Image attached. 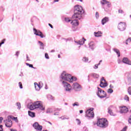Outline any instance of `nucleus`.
I'll use <instances>...</instances> for the list:
<instances>
[{
  "instance_id": "bb28decb",
  "label": "nucleus",
  "mask_w": 131,
  "mask_h": 131,
  "mask_svg": "<svg viewBox=\"0 0 131 131\" xmlns=\"http://www.w3.org/2000/svg\"><path fill=\"white\" fill-rule=\"evenodd\" d=\"M85 39L83 37L81 41H79L78 43H79V45H82L84 43V41H85Z\"/></svg>"
},
{
  "instance_id": "ddd939ff",
  "label": "nucleus",
  "mask_w": 131,
  "mask_h": 131,
  "mask_svg": "<svg viewBox=\"0 0 131 131\" xmlns=\"http://www.w3.org/2000/svg\"><path fill=\"white\" fill-rule=\"evenodd\" d=\"M81 13H79L77 12H74V14L72 16L73 19H81Z\"/></svg>"
},
{
  "instance_id": "9b49d317",
  "label": "nucleus",
  "mask_w": 131,
  "mask_h": 131,
  "mask_svg": "<svg viewBox=\"0 0 131 131\" xmlns=\"http://www.w3.org/2000/svg\"><path fill=\"white\" fill-rule=\"evenodd\" d=\"M33 126L34 127L35 129H36V130L41 131L42 129V126L38 124V123L37 122H35L33 124Z\"/></svg>"
},
{
  "instance_id": "4468645a",
  "label": "nucleus",
  "mask_w": 131,
  "mask_h": 131,
  "mask_svg": "<svg viewBox=\"0 0 131 131\" xmlns=\"http://www.w3.org/2000/svg\"><path fill=\"white\" fill-rule=\"evenodd\" d=\"M120 113H126L128 111V108L126 106H120Z\"/></svg>"
},
{
  "instance_id": "9d476101",
  "label": "nucleus",
  "mask_w": 131,
  "mask_h": 131,
  "mask_svg": "<svg viewBox=\"0 0 131 131\" xmlns=\"http://www.w3.org/2000/svg\"><path fill=\"white\" fill-rule=\"evenodd\" d=\"M73 86L74 91H81V86L77 82H74Z\"/></svg>"
},
{
  "instance_id": "f03ea898",
  "label": "nucleus",
  "mask_w": 131,
  "mask_h": 131,
  "mask_svg": "<svg viewBox=\"0 0 131 131\" xmlns=\"http://www.w3.org/2000/svg\"><path fill=\"white\" fill-rule=\"evenodd\" d=\"M98 92L97 93V95L99 98H100V99H102L103 98H106L107 97V94L105 92V91L102 90L101 88L98 87Z\"/></svg>"
},
{
  "instance_id": "6ab92c4d",
  "label": "nucleus",
  "mask_w": 131,
  "mask_h": 131,
  "mask_svg": "<svg viewBox=\"0 0 131 131\" xmlns=\"http://www.w3.org/2000/svg\"><path fill=\"white\" fill-rule=\"evenodd\" d=\"M27 106L30 110H34L35 109V106H34V103L31 104H28Z\"/></svg>"
},
{
  "instance_id": "09e8293b",
  "label": "nucleus",
  "mask_w": 131,
  "mask_h": 131,
  "mask_svg": "<svg viewBox=\"0 0 131 131\" xmlns=\"http://www.w3.org/2000/svg\"><path fill=\"white\" fill-rule=\"evenodd\" d=\"M73 106L74 107V106H79V104H78V102H75V103L73 104Z\"/></svg>"
},
{
  "instance_id": "6e6d98bb",
  "label": "nucleus",
  "mask_w": 131,
  "mask_h": 131,
  "mask_svg": "<svg viewBox=\"0 0 131 131\" xmlns=\"http://www.w3.org/2000/svg\"><path fill=\"white\" fill-rule=\"evenodd\" d=\"M19 54H20V52L19 51L16 52V56H17V57H18V56H19Z\"/></svg>"
},
{
  "instance_id": "5701e85b",
  "label": "nucleus",
  "mask_w": 131,
  "mask_h": 131,
  "mask_svg": "<svg viewBox=\"0 0 131 131\" xmlns=\"http://www.w3.org/2000/svg\"><path fill=\"white\" fill-rule=\"evenodd\" d=\"M102 33L101 31H98L97 32H94V35L96 37H100V36H102Z\"/></svg>"
},
{
  "instance_id": "680f3d73",
  "label": "nucleus",
  "mask_w": 131,
  "mask_h": 131,
  "mask_svg": "<svg viewBox=\"0 0 131 131\" xmlns=\"http://www.w3.org/2000/svg\"><path fill=\"white\" fill-rule=\"evenodd\" d=\"M79 112H80V114L83 113V111L80 110V111H79Z\"/></svg>"
},
{
  "instance_id": "5fc2aeb1",
  "label": "nucleus",
  "mask_w": 131,
  "mask_h": 131,
  "mask_svg": "<svg viewBox=\"0 0 131 131\" xmlns=\"http://www.w3.org/2000/svg\"><path fill=\"white\" fill-rule=\"evenodd\" d=\"M4 129H3V125H0V131H3Z\"/></svg>"
},
{
  "instance_id": "f704fd0d",
  "label": "nucleus",
  "mask_w": 131,
  "mask_h": 131,
  "mask_svg": "<svg viewBox=\"0 0 131 131\" xmlns=\"http://www.w3.org/2000/svg\"><path fill=\"white\" fill-rule=\"evenodd\" d=\"M82 61H83V62H88V61H89V58L84 57L83 58Z\"/></svg>"
},
{
  "instance_id": "a19ab883",
  "label": "nucleus",
  "mask_w": 131,
  "mask_h": 131,
  "mask_svg": "<svg viewBox=\"0 0 131 131\" xmlns=\"http://www.w3.org/2000/svg\"><path fill=\"white\" fill-rule=\"evenodd\" d=\"M9 117H11V119H13L14 120H17V117H15L12 116H9Z\"/></svg>"
},
{
  "instance_id": "774afa93",
  "label": "nucleus",
  "mask_w": 131,
  "mask_h": 131,
  "mask_svg": "<svg viewBox=\"0 0 131 131\" xmlns=\"http://www.w3.org/2000/svg\"><path fill=\"white\" fill-rule=\"evenodd\" d=\"M58 58H61V55H60V54H58Z\"/></svg>"
},
{
  "instance_id": "aec40b11",
  "label": "nucleus",
  "mask_w": 131,
  "mask_h": 131,
  "mask_svg": "<svg viewBox=\"0 0 131 131\" xmlns=\"http://www.w3.org/2000/svg\"><path fill=\"white\" fill-rule=\"evenodd\" d=\"M101 4L104 6V5H105V4L106 5H107V7H110V5H111V3H110V2H107L106 0H102V1L101 2Z\"/></svg>"
},
{
  "instance_id": "7ed1b4c3",
  "label": "nucleus",
  "mask_w": 131,
  "mask_h": 131,
  "mask_svg": "<svg viewBox=\"0 0 131 131\" xmlns=\"http://www.w3.org/2000/svg\"><path fill=\"white\" fill-rule=\"evenodd\" d=\"M65 81H70V82H73V81H77V78L75 76H73L70 74H68L67 75V77H66Z\"/></svg>"
},
{
  "instance_id": "473e14b6",
  "label": "nucleus",
  "mask_w": 131,
  "mask_h": 131,
  "mask_svg": "<svg viewBox=\"0 0 131 131\" xmlns=\"http://www.w3.org/2000/svg\"><path fill=\"white\" fill-rule=\"evenodd\" d=\"M53 109L52 108H48L46 112V113H52Z\"/></svg>"
},
{
  "instance_id": "2f4dec72",
  "label": "nucleus",
  "mask_w": 131,
  "mask_h": 131,
  "mask_svg": "<svg viewBox=\"0 0 131 131\" xmlns=\"http://www.w3.org/2000/svg\"><path fill=\"white\" fill-rule=\"evenodd\" d=\"M124 99L125 101H127V102L129 101V97H128L127 95H125Z\"/></svg>"
},
{
  "instance_id": "412c9836",
  "label": "nucleus",
  "mask_w": 131,
  "mask_h": 131,
  "mask_svg": "<svg viewBox=\"0 0 131 131\" xmlns=\"http://www.w3.org/2000/svg\"><path fill=\"white\" fill-rule=\"evenodd\" d=\"M89 47L92 50H95V48H96V45L94 42H91L89 43Z\"/></svg>"
},
{
  "instance_id": "1a4fd4ad",
  "label": "nucleus",
  "mask_w": 131,
  "mask_h": 131,
  "mask_svg": "<svg viewBox=\"0 0 131 131\" xmlns=\"http://www.w3.org/2000/svg\"><path fill=\"white\" fill-rule=\"evenodd\" d=\"M82 11H83V9H82V7L77 5L74 7V13H79V14H82Z\"/></svg>"
},
{
  "instance_id": "6e6552de",
  "label": "nucleus",
  "mask_w": 131,
  "mask_h": 131,
  "mask_svg": "<svg viewBox=\"0 0 131 131\" xmlns=\"http://www.w3.org/2000/svg\"><path fill=\"white\" fill-rule=\"evenodd\" d=\"M118 28L121 31H123V30H125V28H126V24L124 22H120L118 25Z\"/></svg>"
},
{
  "instance_id": "8fccbe9b",
  "label": "nucleus",
  "mask_w": 131,
  "mask_h": 131,
  "mask_svg": "<svg viewBox=\"0 0 131 131\" xmlns=\"http://www.w3.org/2000/svg\"><path fill=\"white\" fill-rule=\"evenodd\" d=\"M126 129H127V127L125 126L121 131H126Z\"/></svg>"
},
{
  "instance_id": "393cba45",
  "label": "nucleus",
  "mask_w": 131,
  "mask_h": 131,
  "mask_svg": "<svg viewBox=\"0 0 131 131\" xmlns=\"http://www.w3.org/2000/svg\"><path fill=\"white\" fill-rule=\"evenodd\" d=\"M71 24L74 26H78V21L77 20H74L71 22Z\"/></svg>"
},
{
  "instance_id": "c756f323",
  "label": "nucleus",
  "mask_w": 131,
  "mask_h": 131,
  "mask_svg": "<svg viewBox=\"0 0 131 131\" xmlns=\"http://www.w3.org/2000/svg\"><path fill=\"white\" fill-rule=\"evenodd\" d=\"M16 106L17 107V109L20 110L21 109V103L20 102H17L16 103Z\"/></svg>"
},
{
  "instance_id": "bf43d9fd",
  "label": "nucleus",
  "mask_w": 131,
  "mask_h": 131,
  "mask_svg": "<svg viewBox=\"0 0 131 131\" xmlns=\"http://www.w3.org/2000/svg\"><path fill=\"white\" fill-rule=\"evenodd\" d=\"M49 26L51 27V28H53V25H52L51 24H49Z\"/></svg>"
},
{
  "instance_id": "58836bf2",
  "label": "nucleus",
  "mask_w": 131,
  "mask_h": 131,
  "mask_svg": "<svg viewBox=\"0 0 131 131\" xmlns=\"http://www.w3.org/2000/svg\"><path fill=\"white\" fill-rule=\"evenodd\" d=\"M93 76H94V77H95V78H98L99 77V75L97 74H93Z\"/></svg>"
},
{
  "instance_id": "20e7f679",
  "label": "nucleus",
  "mask_w": 131,
  "mask_h": 131,
  "mask_svg": "<svg viewBox=\"0 0 131 131\" xmlns=\"http://www.w3.org/2000/svg\"><path fill=\"white\" fill-rule=\"evenodd\" d=\"M86 116L88 118H94L95 114H94V108H91L86 111Z\"/></svg>"
},
{
  "instance_id": "4be33fe9",
  "label": "nucleus",
  "mask_w": 131,
  "mask_h": 131,
  "mask_svg": "<svg viewBox=\"0 0 131 131\" xmlns=\"http://www.w3.org/2000/svg\"><path fill=\"white\" fill-rule=\"evenodd\" d=\"M113 106H111L110 107L108 108V112L109 113V114H110V115H112L113 116H115V114H114L113 112H112V107Z\"/></svg>"
},
{
  "instance_id": "4c0bfd02",
  "label": "nucleus",
  "mask_w": 131,
  "mask_h": 131,
  "mask_svg": "<svg viewBox=\"0 0 131 131\" xmlns=\"http://www.w3.org/2000/svg\"><path fill=\"white\" fill-rule=\"evenodd\" d=\"M26 65H27V66H29V67H30V68H34V67H33V65H32V64H30L28 63H27Z\"/></svg>"
},
{
  "instance_id": "423d86ee",
  "label": "nucleus",
  "mask_w": 131,
  "mask_h": 131,
  "mask_svg": "<svg viewBox=\"0 0 131 131\" xmlns=\"http://www.w3.org/2000/svg\"><path fill=\"white\" fill-rule=\"evenodd\" d=\"M35 109L39 108L40 110H45V107L42 106V103L40 101H35L34 102Z\"/></svg>"
},
{
  "instance_id": "69168bd1",
  "label": "nucleus",
  "mask_w": 131,
  "mask_h": 131,
  "mask_svg": "<svg viewBox=\"0 0 131 131\" xmlns=\"http://www.w3.org/2000/svg\"><path fill=\"white\" fill-rule=\"evenodd\" d=\"M77 2H81V3H82V0H76Z\"/></svg>"
},
{
  "instance_id": "f257e3e1",
  "label": "nucleus",
  "mask_w": 131,
  "mask_h": 131,
  "mask_svg": "<svg viewBox=\"0 0 131 131\" xmlns=\"http://www.w3.org/2000/svg\"><path fill=\"white\" fill-rule=\"evenodd\" d=\"M97 125L100 127H107L108 126V121L104 118L99 119L97 121Z\"/></svg>"
},
{
  "instance_id": "c03bdc74",
  "label": "nucleus",
  "mask_w": 131,
  "mask_h": 131,
  "mask_svg": "<svg viewBox=\"0 0 131 131\" xmlns=\"http://www.w3.org/2000/svg\"><path fill=\"white\" fill-rule=\"evenodd\" d=\"M128 93L129 95H131V87L128 88Z\"/></svg>"
},
{
  "instance_id": "2eb2a0df",
  "label": "nucleus",
  "mask_w": 131,
  "mask_h": 131,
  "mask_svg": "<svg viewBox=\"0 0 131 131\" xmlns=\"http://www.w3.org/2000/svg\"><path fill=\"white\" fill-rule=\"evenodd\" d=\"M35 89L36 91H39L40 90L41 86L40 85V82H34Z\"/></svg>"
},
{
  "instance_id": "79ce46f5",
  "label": "nucleus",
  "mask_w": 131,
  "mask_h": 131,
  "mask_svg": "<svg viewBox=\"0 0 131 131\" xmlns=\"http://www.w3.org/2000/svg\"><path fill=\"white\" fill-rule=\"evenodd\" d=\"M45 58L46 59H50V57L49 56V54L48 53H45Z\"/></svg>"
},
{
  "instance_id": "e433bc0d",
  "label": "nucleus",
  "mask_w": 131,
  "mask_h": 131,
  "mask_svg": "<svg viewBox=\"0 0 131 131\" xmlns=\"http://www.w3.org/2000/svg\"><path fill=\"white\" fill-rule=\"evenodd\" d=\"M107 93L108 94H112V93H113V90H112V89H108Z\"/></svg>"
},
{
  "instance_id": "37998d69",
  "label": "nucleus",
  "mask_w": 131,
  "mask_h": 131,
  "mask_svg": "<svg viewBox=\"0 0 131 131\" xmlns=\"http://www.w3.org/2000/svg\"><path fill=\"white\" fill-rule=\"evenodd\" d=\"M18 85H19L20 89H23V86L22 85V83L19 82L18 83Z\"/></svg>"
},
{
  "instance_id": "f8f14e48",
  "label": "nucleus",
  "mask_w": 131,
  "mask_h": 131,
  "mask_svg": "<svg viewBox=\"0 0 131 131\" xmlns=\"http://www.w3.org/2000/svg\"><path fill=\"white\" fill-rule=\"evenodd\" d=\"M33 30L34 32V34L36 35H37L38 36H40V37H41V38H43V37H45V35H43V34L41 33V32H40V31L37 30H36V29H34Z\"/></svg>"
},
{
  "instance_id": "a18cd8bd",
  "label": "nucleus",
  "mask_w": 131,
  "mask_h": 131,
  "mask_svg": "<svg viewBox=\"0 0 131 131\" xmlns=\"http://www.w3.org/2000/svg\"><path fill=\"white\" fill-rule=\"evenodd\" d=\"M49 99H50V100H54V97L52 95H49L48 96Z\"/></svg>"
},
{
  "instance_id": "c85d7f7f",
  "label": "nucleus",
  "mask_w": 131,
  "mask_h": 131,
  "mask_svg": "<svg viewBox=\"0 0 131 131\" xmlns=\"http://www.w3.org/2000/svg\"><path fill=\"white\" fill-rule=\"evenodd\" d=\"M60 119H62V120H64V119H69V117L66 116H62L60 117H59Z\"/></svg>"
},
{
  "instance_id": "a878e982",
  "label": "nucleus",
  "mask_w": 131,
  "mask_h": 131,
  "mask_svg": "<svg viewBox=\"0 0 131 131\" xmlns=\"http://www.w3.org/2000/svg\"><path fill=\"white\" fill-rule=\"evenodd\" d=\"M28 114L29 116H30V117H35V113L30 111H28Z\"/></svg>"
},
{
  "instance_id": "338daca9",
  "label": "nucleus",
  "mask_w": 131,
  "mask_h": 131,
  "mask_svg": "<svg viewBox=\"0 0 131 131\" xmlns=\"http://www.w3.org/2000/svg\"><path fill=\"white\" fill-rule=\"evenodd\" d=\"M10 131H17V130H14V129H10Z\"/></svg>"
},
{
  "instance_id": "0eeeda50",
  "label": "nucleus",
  "mask_w": 131,
  "mask_h": 131,
  "mask_svg": "<svg viewBox=\"0 0 131 131\" xmlns=\"http://www.w3.org/2000/svg\"><path fill=\"white\" fill-rule=\"evenodd\" d=\"M62 85L66 92H71V90H72V88L71 87V85L68 83V82H62Z\"/></svg>"
},
{
  "instance_id": "4d7b16f0",
  "label": "nucleus",
  "mask_w": 131,
  "mask_h": 131,
  "mask_svg": "<svg viewBox=\"0 0 131 131\" xmlns=\"http://www.w3.org/2000/svg\"><path fill=\"white\" fill-rule=\"evenodd\" d=\"M3 119L4 118H3V117H0V123H2Z\"/></svg>"
},
{
  "instance_id": "3c124183",
  "label": "nucleus",
  "mask_w": 131,
  "mask_h": 131,
  "mask_svg": "<svg viewBox=\"0 0 131 131\" xmlns=\"http://www.w3.org/2000/svg\"><path fill=\"white\" fill-rule=\"evenodd\" d=\"M3 43H5V40H3L0 43V47H2V45H3Z\"/></svg>"
},
{
  "instance_id": "0e129e2a",
  "label": "nucleus",
  "mask_w": 131,
  "mask_h": 131,
  "mask_svg": "<svg viewBox=\"0 0 131 131\" xmlns=\"http://www.w3.org/2000/svg\"><path fill=\"white\" fill-rule=\"evenodd\" d=\"M110 88H111V89H113V86H112V85H110Z\"/></svg>"
},
{
  "instance_id": "f3484780",
  "label": "nucleus",
  "mask_w": 131,
  "mask_h": 131,
  "mask_svg": "<svg viewBox=\"0 0 131 131\" xmlns=\"http://www.w3.org/2000/svg\"><path fill=\"white\" fill-rule=\"evenodd\" d=\"M107 22H109V17H105L101 20L102 25H104V24H106V23H107Z\"/></svg>"
},
{
  "instance_id": "7c9ffc66",
  "label": "nucleus",
  "mask_w": 131,
  "mask_h": 131,
  "mask_svg": "<svg viewBox=\"0 0 131 131\" xmlns=\"http://www.w3.org/2000/svg\"><path fill=\"white\" fill-rule=\"evenodd\" d=\"M130 41H131V38L129 37L126 40V45H128V43H130Z\"/></svg>"
},
{
  "instance_id": "a211bd4d",
  "label": "nucleus",
  "mask_w": 131,
  "mask_h": 131,
  "mask_svg": "<svg viewBox=\"0 0 131 131\" xmlns=\"http://www.w3.org/2000/svg\"><path fill=\"white\" fill-rule=\"evenodd\" d=\"M123 63H125V64H127L128 65H131V61L127 59V58L124 57L123 59Z\"/></svg>"
},
{
  "instance_id": "cd10ccee",
  "label": "nucleus",
  "mask_w": 131,
  "mask_h": 131,
  "mask_svg": "<svg viewBox=\"0 0 131 131\" xmlns=\"http://www.w3.org/2000/svg\"><path fill=\"white\" fill-rule=\"evenodd\" d=\"M114 51L116 53V54H117L118 57H120V52L118 49H114Z\"/></svg>"
},
{
  "instance_id": "ea45409f",
  "label": "nucleus",
  "mask_w": 131,
  "mask_h": 131,
  "mask_svg": "<svg viewBox=\"0 0 131 131\" xmlns=\"http://www.w3.org/2000/svg\"><path fill=\"white\" fill-rule=\"evenodd\" d=\"M100 82H106V80L104 77H102L101 79Z\"/></svg>"
},
{
  "instance_id": "603ef678",
  "label": "nucleus",
  "mask_w": 131,
  "mask_h": 131,
  "mask_svg": "<svg viewBox=\"0 0 131 131\" xmlns=\"http://www.w3.org/2000/svg\"><path fill=\"white\" fill-rule=\"evenodd\" d=\"M96 18H99V12H96Z\"/></svg>"
},
{
  "instance_id": "e2e57ef3",
  "label": "nucleus",
  "mask_w": 131,
  "mask_h": 131,
  "mask_svg": "<svg viewBox=\"0 0 131 131\" xmlns=\"http://www.w3.org/2000/svg\"><path fill=\"white\" fill-rule=\"evenodd\" d=\"M56 111H61V109L57 108Z\"/></svg>"
},
{
  "instance_id": "13d9d810",
  "label": "nucleus",
  "mask_w": 131,
  "mask_h": 131,
  "mask_svg": "<svg viewBox=\"0 0 131 131\" xmlns=\"http://www.w3.org/2000/svg\"><path fill=\"white\" fill-rule=\"evenodd\" d=\"M54 115H59V112H56L54 114Z\"/></svg>"
},
{
  "instance_id": "de8ad7c7",
  "label": "nucleus",
  "mask_w": 131,
  "mask_h": 131,
  "mask_svg": "<svg viewBox=\"0 0 131 131\" xmlns=\"http://www.w3.org/2000/svg\"><path fill=\"white\" fill-rule=\"evenodd\" d=\"M64 20L66 22H70V19L69 18H65Z\"/></svg>"
},
{
  "instance_id": "49530a36",
  "label": "nucleus",
  "mask_w": 131,
  "mask_h": 131,
  "mask_svg": "<svg viewBox=\"0 0 131 131\" xmlns=\"http://www.w3.org/2000/svg\"><path fill=\"white\" fill-rule=\"evenodd\" d=\"M100 65V62L98 64H96L95 65L94 69H98V66Z\"/></svg>"
},
{
  "instance_id": "b1692460",
  "label": "nucleus",
  "mask_w": 131,
  "mask_h": 131,
  "mask_svg": "<svg viewBox=\"0 0 131 131\" xmlns=\"http://www.w3.org/2000/svg\"><path fill=\"white\" fill-rule=\"evenodd\" d=\"M101 88H106L108 85V83L107 82H100L99 84Z\"/></svg>"
},
{
  "instance_id": "dca6fc26",
  "label": "nucleus",
  "mask_w": 131,
  "mask_h": 131,
  "mask_svg": "<svg viewBox=\"0 0 131 131\" xmlns=\"http://www.w3.org/2000/svg\"><path fill=\"white\" fill-rule=\"evenodd\" d=\"M67 74H68V73H66V72H65V71H63L61 73L60 77H61V79H62V80H64L65 81V80H66V77L67 76Z\"/></svg>"
},
{
  "instance_id": "39448f33",
  "label": "nucleus",
  "mask_w": 131,
  "mask_h": 131,
  "mask_svg": "<svg viewBox=\"0 0 131 131\" xmlns=\"http://www.w3.org/2000/svg\"><path fill=\"white\" fill-rule=\"evenodd\" d=\"M11 118L12 117L8 116L7 119L4 120L6 127H12V125H13V122H12V120H11Z\"/></svg>"
},
{
  "instance_id": "864d4df0",
  "label": "nucleus",
  "mask_w": 131,
  "mask_h": 131,
  "mask_svg": "<svg viewBox=\"0 0 131 131\" xmlns=\"http://www.w3.org/2000/svg\"><path fill=\"white\" fill-rule=\"evenodd\" d=\"M39 43L41 47H43V43H42L41 41H39Z\"/></svg>"
},
{
  "instance_id": "052dcab7",
  "label": "nucleus",
  "mask_w": 131,
  "mask_h": 131,
  "mask_svg": "<svg viewBox=\"0 0 131 131\" xmlns=\"http://www.w3.org/2000/svg\"><path fill=\"white\" fill-rule=\"evenodd\" d=\"M57 2H59V0H54L53 3H57Z\"/></svg>"
},
{
  "instance_id": "72a5a7b5",
  "label": "nucleus",
  "mask_w": 131,
  "mask_h": 131,
  "mask_svg": "<svg viewBox=\"0 0 131 131\" xmlns=\"http://www.w3.org/2000/svg\"><path fill=\"white\" fill-rule=\"evenodd\" d=\"M76 121H77V123L78 125H80V124L81 123L80 120H79V119H76Z\"/></svg>"
},
{
  "instance_id": "c9c22d12",
  "label": "nucleus",
  "mask_w": 131,
  "mask_h": 131,
  "mask_svg": "<svg viewBox=\"0 0 131 131\" xmlns=\"http://www.w3.org/2000/svg\"><path fill=\"white\" fill-rule=\"evenodd\" d=\"M119 14H123V13H124V12L123 11V10H122V9H119Z\"/></svg>"
}]
</instances>
